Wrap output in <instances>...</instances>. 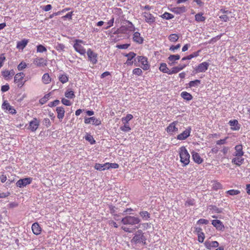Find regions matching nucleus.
<instances>
[{"label":"nucleus","instance_id":"nucleus-1","mask_svg":"<svg viewBox=\"0 0 250 250\" xmlns=\"http://www.w3.org/2000/svg\"><path fill=\"white\" fill-rule=\"evenodd\" d=\"M179 155L180 158V162L183 167L188 165L190 162V155L185 146H182L179 148Z\"/></svg>","mask_w":250,"mask_h":250},{"label":"nucleus","instance_id":"nucleus-2","mask_svg":"<svg viewBox=\"0 0 250 250\" xmlns=\"http://www.w3.org/2000/svg\"><path fill=\"white\" fill-rule=\"evenodd\" d=\"M130 242L132 244L135 245L141 244L143 245H145L146 243V238L143 231L141 229H139L135 232Z\"/></svg>","mask_w":250,"mask_h":250},{"label":"nucleus","instance_id":"nucleus-3","mask_svg":"<svg viewBox=\"0 0 250 250\" xmlns=\"http://www.w3.org/2000/svg\"><path fill=\"white\" fill-rule=\"evenodd\" d=\"M25 76V74L23 72H19L14 75V83L18 87L21 88L24 85L26 81L24 78Z\"/></svg>","mask_w":250,"mask_h":250},{"label":"nucleus","instance_id":"nucleus-4","mask_svg":"<svg viewBox=\"0 0 250 250\" xmlns=\"http://www.w3.org/2000/svg\"><path fill=\"white\" fill-rule=\"evenodd\" d=\"M85 45V42L81 40H75L73 45L75 50L82 55H84L86 53V50L83 45Z\"/></svg>","mask_w":250,"mask_h":250},{"label":"nucleus","instance_id":"nucleus-5","mask_svg":"<svg viewBox=\"0 0 250 250\" xmlns=\"http://www.w3.org/2000/svg\"><path fill=\"white\" fill-rule=\"evenodd\" d=\"M140 219L133 216H126L122 218L121 222L124 225H134L140 222Z\"/></svg>","mask_w":250,"mask_h":250},{"label":"nucleus","instance_id":"nucleus-6","mask_svg":"<svg viewBox=\"0 0 250 250\" xmlns=\"http://www.w3.org/2000/svg\"><path fill=\"white\" fill-rule=\"evenodd\" d=\"M138 62L141 63L140 67L144 70H148L150 69V65L146 57L139 56L137 58Z\"/></svg>","mask_w":250,"mask_h":250},{"label":"nucleus","instance_id":"nucleus-7","mask_svg":"<svg viewBox=\"0 0 250 250\" xmlns=\"http://www.w3.org/2000/svg\"><path fill=\"white\" fill-rule=\"evenodd\" d=\"M88 61L93 65L98 62V54L94 52L91 49L89 48L87 51Z\"/></svg>","mask_w":250,"mask_h":250},{"label":"nucleus","instance_id":"nucleus-8","mask_svg":"<svg viewBox=\"0 0 250 250\" xmlns=\"http://www.w3.org/2000/svg\"><path fill=\"white\" fill-rule=\"evenodd\" d=\"M1 108L3 110L5 111H8L9 113L12 115L16 114L17 113L16 110L14 107L11 106L7 101H4L1 105Z\"/></svg>","mask_w":250,"mask_h":250},{"label":"nucleus","instance_id":"nucleus-9","mask_svg":"<svg viewBox=\"0 0 250 250\" xmlns=\"http://www.w3.org/2000/svg\"><path fill=\"white\" fill-rule=\"evenodd\" d=\"M221 12L223 14L219 16V18L223 21L227 22L230 20V18L234 17L233 13L229 11L221 9Z\"/></svg>","mask_w":250,"mask_h":250},{"label":"nucleus","instance_id":"nucleus-10","mask_svg":"<svg viewBox=\"0 0 250 250\" xmlns=\"http://www.w3.org/2000/svg\"><path fill=\"white\" fill-rule=\"evenodd\" d=\"M32 181V178L31 177L20 179L16 182V185L17 187L21 188L26 187L28 185L30 184Z\"/></svg>","mask_w":250,"mask_h":250},{"label":"nucleus","instance_id":"nucleus-11","mask_svg":"<svg viewBox=\"0 0 250 250\" xmlns=\"http://www.w3.org/2000/svg\"><path fill=\"white\" fill-rule=\"evenodd\" d=\"M143 16L146 22L149 24L154 23L156 21V18L149 12H144L143 13Z\"/></svg>","mask_w":250,"mask_h":250},{"label":"nucleus","instance_id":"nucleus-12","mask_svg":"<svg viewBox=\"0 0 250 250\" xmlns=\"http://www.w3.org/2000/svg\"><path fill=\"white\" fill-rule=\"evenodd\" d=\"M40 121L36 118H34L32 120L29 122L28 129L32 132H35L39 128Z\"/></svg>","mask_w":250,"mask_h":250},{"label":"nucleus","instance_id":"nucleus-13","mask_svg":"<svg viewBox=\"0 0 250 250\" xmlns=\"http://www.w3.org/2000/svg\"><path fill=\"white\" fill-rule=\"evenodd\" d=\"M178 124L177 121H174L170 123L166 128V130L167 133L172 135L175 132H177L178 128L176 127Z\"/></svg>","mask_w":250,"mask_h":250},{"label":"nucleus","instance_id":"nucleus-14","mask_svg":"<svg viewBox=\"0 0 250 250\" xmlns=\"http://www.w3.org/2000/svg\"><path fill=\"white\" fill-rule=\"evenodd\" d=\"M191 131V127H188L183 132L177 135V139L179 140H186L190 136Z\"/></svg>","mask_w":250,"mask_h":250},{"label":"nucleus","instance_id":"nucleus-15","mask_svg":"<svg viewBox=\"0 0 250 250\" xmlns=\"http://www.w3.org/2000/svg\"><path fill=\"white\" fill-rule=\"evenodd\" d=\"M209 66V63L206 62H203L200 63L195 68L196 73L205 72L208 70Z\"/></svg>","mask_w":250,"mask_h":250},{"label":"nucleus","instance_id":"nucleus-16","mask_svg":"<svg viewBox=\"0 0 250 250\" xmlns=\"http://www.w3.org/2000/svg\"><path fill=\"white\" fill-rule=\"evenodd\" d=\"M15 75V72L13 69L10 70H4L1 71V75L5 80H9Z\"/></svg>","mask_w":250,"mask_h":250},{"label":"nucleus","instance_id":"nucleus-17","mask_svg":"<svg viewBox=\"0 0 250 250\" xmlns=\"http://www.w3.org/2000/svg\"><path fill=\"white\" fill-rule=\"evenodd\" d=\"M84 122L85 124H92L96 125H99L101 124V121L95 117L86 118L84 119Z\"/></svg>","mask_w":250,"mask_h":250},{"label":"nucleus","instance_id":"nucleus-18","mask_svg":"<svg viewBox=\"0 0 250 250\" xmlns=\"http://www.w3.org/2000/svg\"><path fill=\"white\" fill-rule=\"evenodd\" d=\"M124 56L127 58V59L125 64L127 65H132L134 62L133 59L136 56V53L133 52H130L128 54H124Z\"/></svg>","mask_w":250,"mask_h":250},{"label":"nucleus","instance_id":"nucleus-19","mask_svg":"<svg viewBox=\"0 0 250 250\" xmlns=\"http://www.w3.org/2000/svg\"><path fill=\"white\" fill-rule=\"evenodd\" d=\"M33 63L37 67H44L47 65V61L42 58H37L34 60Z\"/></svg>","mask_w":250,"mask_h":250},{"label":"nucleus","instance_id":"nucleus-20","mask_svg":"<svg viewBox=\"0 0 250 250\" xmlns=\"http://www.w3.org/2000/svg\"><path fill=\"white\" fill-rule=\"evenodd\" d=\"M212 225L216 228L217 230L224 231L225 226L223 223L219 220H213L211 222Z\"/></svg>","mask_w":250,"mask_h":250},{"label":"nucleus","instance_id":"nucleus-21","mask_svg":"<svg viewBox=\"0 0 250 250\" xmlns=\"http://www.w3.org/2000/svg\"><path fill=\"white\" fill-rule=\"evenodd\" d=\"M191 155L194 162L198 164H201L203 162V159L200 154L195 151L191 152Z\"/></svg>","mask_w":250,"mask_h":250},{"label":"nucleus","instance_id":"nucleus-22","mask_svg":"<svg viewBox=\"0 0 250 250\" xmlns=\"http://www.w3.org/2000/svg\"><path fill=\"white\" fill-rule=\"evenodd\" d=\"M187 9L186 6L183 5L181 6L175 7L171 9V11L175 14H181L185 13Z\"/></svg>","mask_w":250,"mask_h":250},{"label":"nucleus","instance_id":"nucleus-23","mask_svg":"<svg viewBox=\"0 0 250 250\" xmlns=\"http://www.w3.org/2000/svg\"><path fill=\"white\" fill-rule=\"evenodd\" d=\"M235 152L234 155L235 157H242L244 155V151H243V146L242 145H236L235 147Z\"/></svg>","mask_w":250,"mask_h":250},{"label":"nucleus","instance_id":"nucleus-24","mask_svg":"<svg viewBox=\"0 0 250 250\" xmlns=\"http://www.w3.org/2000/svg\"><path fill=\"white\" fill-rule=\"evenodd\" d=\"M206 248L208 250H210L212 248H217L219 246V243L217 241H206L204 243Z\"/></svg>","mask_w":250,"mask_h":250},{"label":"nucleus","instance_id":"nucleus-25","mask_svg":"<svg viewBox=\"0 0 250 250\" xmlns=\"http://www.w3.org/2000/svg\"><path fill=\"white\" fill-rule=\"evenodd\" d=\"M133 40L139 44H142L144 41L143 38L141 36L140 33L138 32H135L133 34Z\"/></svg>","mask_w":250,"mask_h":250},{"label":"nucleus","instance_id":"nucleus-26","mask_svg":"<svg viewBox=\"0 0 250 250\" xmlns=\"http://www.w3.org/2000/svg\"><path fill=\"white\" fill-rule=\"evenodd\" d=\"M32 230L35 235H39L41 233L42 228L38 223H34L32 225Z\"/></svg>","mask_w":250,"mask_h":250},{"label":"nucleus","instance_id":"nucleus-27","mask_svg":"<svg viewBox=\"0 0 250 250\" xmlns=\"http://www.w3.org/2000/svg\"><path fill=\"white\" fill-rule=\"evenodd\" d=\"M57 118L61 121L64 116V109L63 107L59 106L56 108Z\"/></svg>","mask_w":250,"mask_h":250},{"label":"nucleus","instance_id":"nucleus-28","mask_svg":"<svg viewBox=\"0 0 250 250\" xmlns=\"http://www.w3.org/2000/svg\"><path fill=\"white\" fill-rule=\"evenodd\" d=\"M28 43V40L24 39L21 41L17 42L16 47L19 50H23L26 47Z\"/></svg>","mask_w":250,"mask_h":250},{"label":"nucleus","instance_id":"nucleus-29","mask_svg":"<svg viewBox=\"0 0 250 250\" xmlns=\"http://www.w3.org/2000/svg\"><path fill=\"white\" fill-rule=\"evenodd\" d=\"M229 124L231 126V129L232 130H238L240 128L237 120H230Z\"/></svg>","mask_w":250,"mask_h":250},{"label":"nucleus","instance_id":"nucleus-30","mask_svg":"<svg viewBox=\"0 0 250 250\" xmlns=\"http://www.w3.org/2000/svg\"><path fill=\"white\" fill-rule=\"evenodd\" d=\"M180 56L179 55H170L168 57V60L170 62H169V64L170 65H173L175 62L176 61H178L180 59Z\"/></svg>","mask_w":250,"mask_h":250},{"label":"nucleus","instance_id":"nucleus-31","mask_svg":"<svg viewBox=\"0 0 250 250\" xmlns=\"http://www.w3.org/2000/svg\"><path fill=\"white\" fill-rule=\"evenodd\" d=\"M108 165L107 163H105L104 164L96 163L94 166V168L97 170H104L105 169H108L107 168Z\"/></svg>","mask_w":250,"mask_h":250},{"label":"nucleus","instance_id":"nucleus-32","mask_svg":"<svg viewBox=\"0 0 250 250\" xmlns=\"http://www.w3.org/2000/svg\"><path fill=\"white\" fill-rule=\"evenodd\" d=\"M42 80L44 84H47L51 83V78L50 77L48 73H46L43 75L42 78Z\"/></svg>","mask_w":250,"mask_h":250},{"label":"nucleus","instance_id":"nucleus-33","mask_svg":"<svg viewBox=\"0 0 250 250\" xmlns=\"http://www.w3.org/2000/svg\"><path fill=\"white\" fill-rule=\"evenodd\" d=\"M181 96L184 100L189 101L191 100L193 98L192 96L190 93H188L187 91H183L181 93Z\"/></svg>","mask_w":250,"mask_h":250},{"label":"nucleus","instance_id":"nucleus-34","mask_svg":"<svg viewBox=\"0 0 250 250\" xmlns=\"http://www.w3.org/2000/svg\"><path fill=\"white\" fill-rule=\"evenodd\" d=\"M203 15L204 14L203 13L196 14L195 15V20L198 22L205 21L206 18L205 16H203Z\"/></svg>","mask_w":250,"mask_h":250},{"label":"nucleus","instance_id":"nucleus-35","mask_svg":"<svg viewBox=\"0 0 250 250\" xmlns=\"http://www.w3.org/2000/svg\"><path fill=\"white\" fill-rule=\"evenodd\" d=\"M159 70L164 73L169 74V70L166 63H161L160 65Z\"/></svg>","mask_w":250,"mask_h":250},{"label":"nucleus","instance_id":"nucleus-36","mask_svg":"<svg viewBox=\"0 0 250 250\" xmlns=\"http://www.w3.org/2000/svg\"><path fill=\"white\" fill-rule=\"evenodd\" d=\"M242 157H236L232 160V163L234 164L240 166L244 162V158H242Z\"/></svg>","mask_w":250,"mask_h":250},{"label":"nucleus","instance_id":"nucleus-37","mask_svg":"<svg viewBox=\"0 0 250 250\" xmlns=\"http://www.w3.org/2000/svg\"><path fill=\"white\" fill-rule=\"evenodd\" d=\"M212 189L214 190H217L218 189H222L223 186L222 184L217 181H214L212 182Z\"/></svg>","mask_w":250,"mask_h":250},{"label":"nucleus","instance_id":"nucleus-38","mask_svg":"<svg viewBox=\"0 0 250 250\" xmlns=\"http://www.w3.org/2000/svg\"><path fill=\"white\" fill-rule=\"evenodd\" d=\"M59 81L62 83H65L68 81V77L66 74H61L59 76Z\"/></svg>","mask_w":250,"mask_h":250},{"label":"nucleus","instance_id":"nucleus-39","mask_svg":"<svg viewBox=\"0 0 250 250\" xmlns=\"http://www.w3.org/2000/svg\"><path fill=\"white\" fill-rule=\"evenodd\" d=\"M139 214L144 220H148L150 217V214L146 211H141Z\"/></svg>","mask_w":250,"mask_h":250},{"label":"nucleus","instance_id":"nucleus-40","mask_svg":"<svg viewBox=\"0 0 250 250\" xmlns=\"http://www.w3.org/2000/svg\"><path fill=\"white\" fill-rule=\"evenodd\" d=\"M50 97V93L45 94L42 98L40 101V104L42 105L46 103L49 99Z\"/></svg>","mask_w":250,"mask_h":250},{"label":"nucleus","instance_id":"nucleus-41","mask_svg":"<svg viewBox=\"0 0 250 250\" xmlns=\"http://www.w3.org/2000/svg\"><path fill=\"white\" fill-rule=\"evenodd\" d=\"M168 38L170 42H175L178 40L179 36L177 34H172L168 36Z\"/></svg>","mask_w":250,"mask_h":250},{"label":"nucleus","instance_id":"nucleus-42","mask_svg":"<svg viewBox=\"0 0 250 250\" xmlns=\"http://www.w3.org/2000/svg\"><path fill=\"white\" fill-rule=\"evenodd\" d=\"M65 97L68 99H73L75 97V94L73 91L71 90H67L64 93Z\"/></svg>","mask_w":250,"mask_h":250},{"label":"nucleus","instance_id":"nucleus-43","mask_svg":"<svg viewBox=\"0 0 250 250\" xmlns=\"http://www.w3.org/2000/svg\"><path fill=\"white\" fill-rule=\"evenodd\" d=\"M133 116L132 115L130 114H128L125 117H123L122 118V121L124 124H127L129 121L133 119Z\"/></svg>","mask_w":250,"mask_h":250},{"label":"nucleus","instance_id":"nucleus-44","mask_svg":"<svg viewBox=\"0 0 250 250\" xmlns=\"http://www.w3.org/2000/svg\"><path fill=\"white\" fill-rule=\"evenodd\" d=\"M201 83L200 80H195L194 81H191L188 83L189 87H195L198 86Z\"/></svg>","mask_w":250,"mask_h":250},{"label":"nucleus","instance_id":"nucleus-45","mask_svg":"<svg viewBox=\"0 0 250 250\" xmlns=\"http://www.w3.org/2000/svg\"><path fill=\"white\" fill-rule=\"evenodd\" d=\"M27 67V64L25 62H21L18 66L17 69L18 71H21L23 69L26 68Z\"/></svg>","mask_w":250,"mask_h":250},{"label":"nucleus","instance_id":"nucleus-46","mask_svg":"<svg viewBox=\"0 0 250 250\" xmlns=\"http://www.w3.org/2000/svg\"><path fill=\"white\" fill-rule=\"evenodd\" d=\"M85 139L86 140L88 141L91 145L94 144L95 143V141L94 139L93 136L90 134H87L85 137Z\"/></svg>","mask_w":250,"mask_h":250},{"label":"nucleus","instance_id":"nucleus-47","mask_svg":"<svg viewBox=\"0 0 250 250\" xmlns=\"http://www.w3.org/2000/svg\"><path fill=\"white\" fill-rule=\"evenodd\" d=\"M132 73L134 75L139 76L142 75L143 71L141 68H136L133 70Z\"/></svg>","mask_w":250,"mask_h":250},{"label":"nucleus","instance_id":"nucleus-48","mask_svg":"<svg viewBox=\"0 0 250 250\" xmlns=\"http://www.w3.org/2000/svg\"><path fill=\"white\" fill-rule=\"evenodd\" d=\"M186 206H193L195 205V200L194 199H188L185 204Z\"/></svg>","mask_w":250,"mask_h":250},{"label":"nucleus","instance_id":"nucleus-49","mask_svg":"<svg viewBox=\"0 0 250 250\" xmlns=\"http://www.w3.org/2000/svg\"><path fill=\"white\" fill-rule=\"evenodd\" d=\"M162 17L167 20H170L173 18L174 16L172 14L169 13L168 12H165L162 15Z\"/></svg>","mask_w":250,"mask_h":250},{"label":"nucleus","instance_id":"nucleus-50","mask_svg":"<svg viewBox=\"0 0 250 250\" xmlns=\"http://www.w3.org/2000/svg\"><path fill=\"white\" fill-rule=\"evenodd\" d=\"M226 193L230 195H235L239 194L240 191L236 189H230L226 191Z\"/></svg>","mask_w":250,"mask_h":250},{"label":"nucleus","instance_id":"nucleus-51","mask_svg":"<svg viewBox=\"0 0 250 250\" xmlns=\"http://www.w3.org/2000/svg\"><path fill=\"white\" fill-rule=\"evenodd\" d=\"M65 48V45L62 43H58L55 46V49L59 51H63Z\"/></svg>","mask_w":250,"mask_h":250},{"label":"nucleus","instance_id":"nucleus-52","mask_svg":"<svg viewBox=\"0 0 250 250\" xmlns=\"http://www.w3.org/2000/svg\"><path fill=\"white\" fill-rule=\"evenodd\" d=\"M47 51L46 48L42 45H39L37 46V51L40 53H42Z\"/></svg>","mask_w":250,"mask_h":250},{"label":"nucleus","instance_id":"nucleus-53","mask_svg":"<svg viewBox=\"0 0 250 250\" xmlns=\"http://www.w3.org/2000/svg\"><path fill=\"white\" fill-rule=\"evenodd\" d=\"M120 129L124 132H129L131 130L128 125L125 124V125L120 127Z\"/></svg>","mask_w":250,"mask_h":250},{"label":"nucleus","instance_id":"nucleus-54","mask_svg":"<svg viewBox=\"0 0 250 250\" xmlns=\"http://www.w3.org/2000/svg\"><path fill=\"white\" fill-rule=\"evenodd\" d=\"M180 72L179 69L177 66L173 67L171 69L169 70L168 75H172L173 74H176Z\"/></svg>","mask_w":250,"mask_h":250},{"label":"nucleus","instance_id":"nucleus-55","mask_svg":"<svg viewBox=\"0 0 250 250\" xmlns=\"http://www.w3.org/2000/svg\"><path fill=\"white\" fill-rule=\"evenodd\" d=\"M205 236L204 232L198 234V241L200 243H203L204 241Z\"/></svg>","mask_w":250,"mask_h":250},{"label":"nucleus","instance_id":"nucleus-56","mask_svg":"<svg viewBox=\"0 0 250 250\" xmlns=\"http://www.w3.org/2000/svg\"><path fill=\"white\" fill-rule=\"evenodd\" d=\"M61 102L62 104H63L65 105H67V106H70L72 104V103L69 100H68L64 98H63L62 99Z\"/></svg>","mask_w":250,"mask_h":250},{"label":"nucleus","instance_id":"nucleus-57","mask_svg":"<svg viewBox=\"0 0 250 250\" xmlns=\"http://www.w3.org/2000/svg\"><path fill=\"white\" fill-rule=\"evenodd\" d=\"M228 139V137H225L223 139H220L216 141V144L218 145H224L227 143V140Z\"/></svg>","mask_w":250,"mask_h":250},{"label":"nucleus","instance_id":"nucleus-58","mask_svg":"<svg viewBox=\"0 0 250 250\" xmlns=\"http://www.w3.org/2000/svg\"><path fill=\"white\" fill-rule=\"evenodd\" d=\"M108 163V167H107V168L108 169H109L110 168H118L119 167V165L117 164V163Z\"/></svg>","mask_w":250,"mask_h":250},{"label":"nucleus","instance_id":"nucleus-59","mask_svg":"<svg viewBox=\"0 0 250 250\" xmlns=\"http://www.w3.org/2000/svg\"><path fill=\"white\" fill-rule=\"evenodd\" d=\"M114 21V18L113 17H112V18L107 22V26H106L105 29H107L110 27L112 26L113 25Z\"/></svg>","mask_w":250,"mask_h":250},{"label":"nucleus","instance_id":"nucleus-60","mask_svg":"<svg viewBox=\"0 0 250 250\" xmlns=\"http://www.w3.org/2000/svg\"><path fill=\"white\" fill-rule=\"evenodd\" d=\"M73 15V12H70L68 13H67L65 16H63L62 17V18L64 20L65 19H69L70 20L72 19V17Z\"/></svg>","mask_w":250,"mask_h":250},{"label":"nucleus","instance_id":"nucleus-61","mask_svg":"<svg viewBox=\"0 0 250 250\" xmlns=\"http://www.w3.org/2000/svg\"><path fill=\"white\" fill-rule=\"evenodd\" d=\"M130 46V44H123L117 45V47L119 49H127Z\"/></svg>","mask_w":250,"mask_h":250},{"label":"nucleus","instance_id":"nucleus-62","mask_svg":"<svg viewBox=\"0 0 250 250\" xmlns=\"http://www.w3.org/2000/svg\"><path fill=\"white\" fill-rule=\"evenodd\" d=\"M208 221L207 219H199L197 222V223L198 224H200V225H201V224H208Z\"/></svg>","mask_w":250,"mask_h":250},{"label":"nucleus","instance_id":"nucleus-63","mask_svg":"<svg viewBox=\"0 0 250 250\" xmlns=\"http://www.w3.org/2000/svg\"><path fill=\"white\" fill-rule=\"evenodd\" d=\"M180 46V44H178L176 45H172L170 47L169 50L172 52H174L176 50L178 49Z\"/></svg>","mask_w":250,"mask_h":250},{"label":"nucleus","instance_id":"nucleus-64","mask_svg":"<svg viewBox=\"0 0 250 250\" xmlns=\"http://www.w3.org/2000/svg\"><path fill=\"white\" fill-rule=\"evenodd\" d=\"M10 87L8 84L3 85L1 87V90L2 92H5L9 90Z\"/></svg>","mask_w":250,"mask_h":250}]
</instances>
